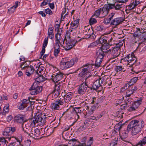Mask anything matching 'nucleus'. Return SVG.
I'll list each match as a JSON object with an SVG mask.
<instances>
[{
  "label": "nucleus",
  "instance_id": "33",
  "mask_svg": "<svg viewBox=\"0 0 146 146\" xmlns=\"http://www.w3.org/2000/svg\"><path fill=\"white\" fill-rule=\"evenodd\" d=\"M3 136H5L6 138L9 139V140L11 139V133L9 131H7V128H6L5 131L3 132Z\"/></svg>",
  "mask_w": 146,
  "mask_h": 146
},
{
  "label": "nucleus",
  "instance_id": "45",
  "mask_svg": "<svg viewBox=\"0 0 146 146\" xmlns=\"http://www.w3.org/2000/svg\"><path fill=\"white\" fill-rule=\"evenodd\" d=\"M138 77H134L132 78L129 82L130 84V85H133V84L136 83L138 79Z\"/></svg>",
  "mask_w": 146,
  "mask_h": 146
},
{
  "label": "nucleus",
  "instance_id": "14",
  "mask_svg": "<svg viewBox=\"0 0 146 146\" xmlns=\"http://www.w3.org/2000/svg\"><path fill=\"white\" fill-rule=\"evenodd\" d=\"M35 70L34 67L30 65V66H27L26 71L25 74L27 76L30 77L33 74Z\"/></svg>",
  "mask_w": 146,
  "mask_h": 146
},
{
  "label": "nucleus",
  "instance_id": "4",
  "mask_svg": "<svg viewBox=\"0 0 146 146\" xmlns=\"http://www.w3.org/2000/svg\"><path fill=\"white\" fill-rule=\"evenodd\" d=\"M91 75L89 76L86 78L84 82L81 84L79 86L78 89V92L79 94L83 95L86 92L88 88H90L88 86V82L87 80L89 77H90Z\"/></svg>",
  "mask_w": 146,
  "mask_h": 146
},
{
  "label": "nucleus",
  "instance_id": "58",
  "mask_svg": "<svg viewBox=\"0 0 146 146\" xmlns=\"http://www.w3.org/2000/svg\"><path fill=\"white\" fill-rule=\"evenodd\" d=\"M134 93L133 91L130 88L129 90L126 92V96L127 97H129L131 94H133Z\"/></svg>",
  "mask_w": 146,
  "mask_h": 146
},
{
  "label": "nucleus",
  "instance_id": "8",
  "mask_svg": "<svg viewBox=\"0 0 146 146\" xmlns=\"http://www.w3.org/2000/svg\"><path fill=\"white\" fill-rule=\"evenodd\" d=\"M65 75L62 72L59 71L52 75V80L54 82H58L61 80H63Z\"/></svg>",
  "mask_w": 146,
  "mask_h": 146
},
{
  "label": "nucleus",
  "instance_id": "18",
  "mask_svg": "<svg viewBox=\"0 0 146 146\" xmlns=\"http://www.w3.org/2000/svg\"><path fill=\"white\" fill-rule=\"evenodd\" d=\"M80 70L81 71L80 72L79 74V76L80 77H84L86 74L88 73V68H81L80 69H78L77 71H79Z\"/></svg>",
  "mask_w": 146,
  "mask_h": 146
},
{
  "label": "nucleus",
  "instance_id": "36",
  "mask_svg": "<svg viewBox=\"0 0 146 146\" xmlns=\"http://www.w3.org/2000/svg\"><path fill=\"white\" fill-rule=\"evenodd\" d=\"M95 30L97 31H102L105 29V27L102 25H96L94 27Z\"/></svg>",
  "mask_w": 146,
  "mask_h": 146
},
{
  "label": "nucleus",
  "instance_id": "26",
  "mask_svg": "<svg viewBox=\"0 0 146 146\" xmlns=\"http://www.w3.org/2000/svg\"><path fill=\"white\" fill-rule=\"evenodd\" d=\"M53 29L52 28H49L48 32V36L46 38L52 39L54 37V34L53 33Z\"/></svg>",
  "mask_w": 146,
  "mask_h": 146
},
{
  "label": "nucleus",
  "instance_id": "23",
  "mask_svg": "<svg viewBox=\"0 0 146 146\" xmlns=\"http://www.w3.org/2000/svg\"><path fill=\"white\" fill-rule=\"evenodd\" d=\"M62 82H56L54 87V91L56 90L60 92L61 89L62 88Z\"/></svg>",
  "mask_w": 146,
  "mask_h": 146
},
{
  "label": "nucleus",
  "instance_id": "57",
  "mask_svg": "<svg viewBox=\"0 0 146 146\" xmlns=\"http://www.w3.org/2000/svg\"><path fill=\"white\" fill-rule=\"evenodd\" d=\"M111 20L108 17L107 18L104 19V23L106 25H108L109 24H110V21Z\"/></svg>",
  "mask_w": 146,
  "mask_h": 146
},
{
  "label": "nucleus",
  "instance_id": "43",
  "mask_svg": "<svg viewBox=\"0 0 146 146\" xmlns=\"http://www.w3.org/2000/svg\"><path fill=\"white\" fill-rule=\"evenodd\" d=\"M9 105L7 104H6L5 106L4 107L3 110V114L5 115L6 113L9 111Z\"/></svg>",
  "mask_w": 146,
  "mask_h": 146
},
{
  "label": "nucleus",
  "instance_id": "48",
  "mask_svg": "<svg viewBox=\"0 0 146 146\" xmlns=\"http://www.w3.org/2000/svg\"><path fill=\"white\" fill-rule=\"evenodd\" d=\"M123 69L124 68L121 66H116L115 68V71L117 73L119 71H122L123 70Z\"/></svg>",
  "mask_w": 146,
  "mask_h": 146
},
{
  "label": "nucleus",
  "instance_id": "31",
  "mask_svg": "<svg viewBox=\"0 0 146 146\" xmlns=\"http://www.w3.org/2000/svg\"><path fill=\"white\" fill-rule=\"evenodd\" d=\"M55 102L60 106L63 104L64 100L63 98H61L60 96L58 99H57L55 100Z\"/></svg>",
  "mask_w": 146,
  "mask_h": 146
},
{
  "label": "nucleus",
  "instance_id": "56",
  "mask_svg": "<svg viewBox=\"0 0 146 146\" xmlns=\"http://www.w3.org/2000/svg\"><path fill=\"white\" fill-rule=\"evenodd\" d=\"M46 119L49 120V122L51 123L55 120L56 119V117H55L54 115H53L51 116V117H49L48 118Z\"/></svg>",
  "mask_w": 146,
  "mask_h": 146
},
{
  "label": "nucleus",
  "instance_id": "6",
  "mask_svg": "<svg viewBox=\"0 0 146 146\" xmlns=\"http://www.w3.org/2000/svg\"><path fill=\"white\" fill-rule=\"evenodd\" d=\"M29 98L27 100L23 99L21 101V103L18 105V108L20 110H23L25 108L28 106V108L31 107V106L34 104L35 101H31Z\"/></svg>",
  "mask_w": 146,
  "mask_h": 146
},
{
  "label": "nucleus",
  "instance_id": "5",
  "mask_svg": "<svg viewBox=\"0 0 146 146\" xmlns=\"http://www.w3.org/2000/svg\"><path fill=\"white\" fill-rule=\"evenodd\" d=\"M43 117L42 113H40L37 115L36 114L32 118L31 121H29L30 125H32L33 122L35 125L36 123L40 122L41 125H43L45 123V118H44Z\"/></svg>",
  "mask_w": 146,
  "mask_h": 146
},
{
  "label": "nucleus",
  "instance_id": "7",
  "mask_svg": "<svg viewBox=\"0 0 146 146\" xmlns=\"http://www.w3.org/2000/svg\"><path fill=\"white\" fill-rule=\"evenodd\" d=\"M42 87L38 86L36 82H34L29 90L30 93L32 95H36L40 93L42 90Z\"/></svg>",
  "mask_w": 146,
  "mask_h": 146
},
{
  "label": "nucleus",
  "instance_id": "11",
  "mask_svg": "<svg viewBox=\"0 0 146 146\" xmlns=\"http://www.w3.org/2000/svg\"><path fill=\"white\" fill-rule=\"evenodd\" d=\"M105 51L100 48L97 51L96 54L97 58L103 60L104 57L105 55Z\"/></svg>",
  "mask_w": 146,
  "mask_h": 146
},
{
  "label": "nucleus",
  "instance_id": "64",
  "mask_svg": "<svg viewBox=\"0 0 146 146\" xmlns=\"http://www.w3.org/2000/svg\"><path fill=\"white\" fill-rule=\"evenodd\" d=\"M136 108L135 106H133L132 104V106H131L129 108L128 111H131L135 110Z\"/></svg>",
  "mask_w": 146,
  "mask_h": 146
},
{
  "label": "nucleus",
  "instance_id": "9",
  "mask_svg": "<svg viewBox=\"0 0 146 146\" xmlns=\"http://www.w3.org/2000/svg\"><path fill=\"white\" fill-rule=\"evenodd\" d=\"M13 119L15 123L21 124L22 125L27 121L25 115L22 114H18L16 115L14 117Z\"/></svg>",
  "mask_w": 146,
  "mask_h": 146
},
{
  "label": "nucleus",
  "instance_id": "54",
  "mask_svg": "<svg viewBox=\"0 0 146 146\" xmlns=\"http://www.w3.org/2000/svg\"><path fill=\"white\" fill-rule=\"evenodd\" d=\"M19 2L18 1H16L15 2V5L11 7L9 9H8V11H12V9H13L14 10L15 9L17 8L18 6V4Z\"/></svg>",
  "mask_w": 146,
  "mask_h": 146
},
{
  "label": "nucleus",
  "instance_id": "17",
  "mask_svg": "<svg viewBox=\"0 0 146 146\" xmlns=\"http://www.w3.org/2000/svg\"><path fill=\"white\" fill-rule=\"evenodd\" d=\"M60 52V47L59 44L58 43L55 42L54 46V54L55 57H57L58 56V54Z\"/></svg>",
  "mask_w": 146,
  "mask_h": 146
},
{
  "label": "nucleus",
  "instance_id": "29",
  "mask_svg": "<svg viewBox=\"0 0 146 146\" xmlns=\"http://www.w3.org/2000/svg\"><path fill=\"white\" fill-rule=\"evenodd\" d=\"M107 40L105 39V38L104 37H101L98 40H97L96 42V44H103L104 43L107 42Z\"/></svg>",
  "mask_w": 146,
  "mask_h": 146
},
{
  "label": "nucleus",
  "instance_id": "15",
  "mask_svg": "<svg viewBox=\"0 0 146 146\" xmlns=\"http://www.w3.org/2000/svg\"><path fill=\"white\" fill-rule=\"evenodd\" d=\"M48 42V38H45L44 40L42 49L40 52V55L41 57H42L45 52V48L47 45Z\"/></svg>",
  "mask_w": 146,
  "mask_h": 146
},
{
  "label": "nucleus",
  "instance_id": "1",
  "mask_svg": "<svg viewBox=\"0 0 146 146\" xmlns=\"http://www.w3.org/2000/svg\"><path fill=\"white\" fill-rule=\"evenodd\" d=\"M144 126V121L143 120H133L130 122L127 125V131L129 132L132 130V135H136L141 131Z\"/></svg>",
  "mask_w": 146,
  "mask_h": 146
},
{
  "label": "nucleus",
  "instance_id": "30",
  "mask_svg": "<svg viewBox=\"0 0 146 146\" xmlns=\"http://www.w3.org/2000/svg\"><path fill=\"white\" fill-rule=\"evenodd\" d=\"M142 98H140L138 100L134 102L133 104V106H135L136 108H137L141 104Z\"/></svg>",
  "mask_w": 146,
  "mask_h": 146
},
{
  "label": "nucleus",
  "instance_id": "49",
  "mask_svg": "<svg viewBox=\"0 0 146 146\" xmlns=\"http://www.w3.org/2000/svg\"><path fill=\"white\" fill-rule=\"evenodd\" d=\"M102 61V60L96 58L95 63V66L97 67L100 66Z\"/></svg>",
  "mask_w": 146,
  "mask_h": 146
},
{
  "label": "nucleus",
  "instance_id": "61",
  "mask_svg": "<svg viewBox=\"0 0 146 146\" xmlns=\"http://www.w3.org/2000/svg\"><path fill=\"white\" fill-rule=\"evenodd\" d=\"M128 0H115L116 3H124L128 1Z\"/></svg>",
  "mask_w": 146,
  "mask_h": 146
},
{
  "label": "nucleus",
  "instance_id": "62",
  "mask_svg": "<svg viewBox=\"0 0 146 146\" xmlns=\"http://www.w3.org/2000/svg\"><path fill=\"white\" fill-rule=\"evenodd\" d=\"M88 38L92 40L94 39L96 37V35L93 33L92 34H89Z\"/></svg>",
  "mask_w": 146,
  "mask_h": 146
},
{
  "label": "nucleus",
  "instance_id": "55",
  "mask_svg": "<svg viewBox=\"0 0 146 146\" xmlns=\"http://www.w3.org/2000/svg\"><path fill=\"white\" fill-rule=\"evenodd\" d=\"M108 8V9L109 11L110 10L112 9H114L115 8V3L114 4H112L109 3L108 2V4L106 5Z\"/></svg>",
  "mask_w": 146,
  "mask_h": 146
},
{
  "label": "nucleus",
  "instance_id": "63",
  "mask_svg": "<svg viewBox=\"0 0 146 146\" xmlns=\"http://www.w3.org/2000/svg\"><path fill=\"white\" fill-rule=\"evenodd\" d=\"M133 91V92L134 93L138 89L137 87L135 86H133L130 88Z\"/></svg>",
  "mask_w": 146,
  "mask_h": 146
},
{
  "label": "nucleus",
  "instance_id": "40",
  "mask_svg": "<svg viewBox=\"0 0 146 146\" xmlns=\"http://www.w3.org/2000/svg\"><path fill=\"white\" fill-rule=\"evenodd\" d=\"M93 137H90L89 139L83 145V146H91L93 143Z\"/></svg>",
  "mask_w": 146,
  "mask_h": 146
},
{
  "label": "nucleus",
  "instance_id": "50",
  "mask_svg": "<svg viewBox=\"0 0 146 146\" xmlns=\"http://www.w3.org/2000/svg\"><path fill=\"white\" fill-rule=\"evenodd\" d=\"M16 128L14 127H7V130L9 131L11 133V134L13 133L16 130Z\"/></svg>",
  "mask_w": 146,
  "mask_h": 146
},
{
  "label": "nucleus",
  "instance_id": "52",
  "mask_svg": "<svg viewBox=\"0 0 146 146\" xmlns=\"http://www.w3.org/2000/svg\"><path fill=\"white\" fill-rule=\"evenodd\" d=\"M51 113H42L43 116H45V117H44V118H45V120L46 121V119L48 118L49 117H50L51 116H52L53 115V113L52 112H51Z\"/></svg>",
  "mask_w": 146,
  "mask_h": 146
},
{
  "label": "nucleus",
  "instance_id": "25",
  "mask_svg": "<svg viewBox=\"0 0 146 146\" xmlns=\"http://www.w3.org/2000/svg\"><path fill=\"white\" fill-rule=\"evenodd\" d=\"M146 144V136H145L141 139L134 146H143Z\"/></svg>",
  "mask_w": 146,
  "mask_h": 146
},
{
  "label": "nucleus",
  "instance_id": "16",
  "mask_svg": "<svg viewBox=\"0 0 146 146\" xmlns=\"http://www.w3.org/2000/svg\"><path fill=\"white\" fill-rule=\"evenodd\" d=\"M73 93L69 92L64 96V97L62 96L61 97L64 99V102L66 103H68L72 98Z\"/></svg>",
  "mask_w": 146,
  "mask_h": 146
},
{
  "label": "nucleus",
  "instance_id": "13",
  "mask_svg": "<svg viewBox=\"0 0 146 146\" xmlns=\"http://www.w3.org/2000/svg\"><path fill=\"white\" fill-rule=\"evenodd\" d=\"M31 131V132L29 135V136L31 137H32L33 135L35 137H38L40 135V130L37 128L32 129Z\"/></svg>",
  "mask_w": 146,
  "mask_h": 146
},
{
  "label": "nucleus",
  "instance_id": "24",
  "mask_svg": "<svg viewBox=\"0 0 146 146\" xmlns=\"http://www.w3.org/2000/svg\"><path fill=\"white\" fill-rule=\"evenodd\" d=\"M128 132H129L127 131H127L125 130L121 132H121H120L119 134L121 139L123 141H125V139L128 137Z\"/></svg>",
  "mask_w": 146,
  "mask_h": 146
},
{
  "label": "nucleus",
  "instance_id": "27",
  "mask_svg": "<svg viewBox=\"0 0 146 146\" xmlns=\"http://www.w3.org/2000/svg\"><path fill=\"white\" fill-rule=\"evenodd\" d=\"M122 128V125L119 124H117L114 127L113 131V133L114 134L117 133L118 132L120 133V130Z\"/></svg>",
  "mask_w": 146,
  "mask_h": 146
},
{
  "label": "nucleus",
  "instance_id": "21",
  "mask_svg": "<svg viewBox=\"0 0 146 146\" xmlns=\"http://www.w3.org/2000/svg\"><path fill=\"white\" fill-rule=\"evenodd\" d=\"M119 50V47H116L115 46L114 47L112 50L111 51V58H115L117 57L119 55V54L117 52Z\"/></svg>",
  "mask_w": 146,
  "mask_h": 146
},
{
  "label": "nucleus",
  "instance_id": "53",
  "mask_svg": "<svg viewBox=\"0 0 146 146\" xmlns=\"http://www.w3.org/2000/svg\"><path fill=\"white\" fill-rule=\"evenodd\" d=\"M44 69V66H41L40 67V66H39L38 69L36 71V72L37 74H39V73H40L41 74L42 72L43 71Z\"/></svg>",
  "mask_w": 146,
  "mask_h": 146
},
{
  "label": "nucleus",
  "instance_id": "39",
  "mask_svg": "<svg viewBox=\"0 0 146 146\" xmlns=\"http://www.w3.org/2000/svg\"><path fill=\"white\" fill-rule=\"evenodd\" d=\"M102 11V8L96 11L94 14L92 16V17H98L100 15L101 11Z\"/></svg>",
  "mask_w": 146,
  "mask_h": 146
},
{
  "label": "nucleus",
  "instance_id": "44",
  "mask_svg": "<svg viewBox=\"0 0 146 146\" xmlns=\"http://www.w3.org/2000/svg\"><path fill=\"white\" fill-rule=\"evenodd\" d=\"M102 11L103 13L107 15L109 11L108 9V8L106 5H105L103 8H102Z\"/></svg>",
  "mask_w": 146,
  "mask_h": 146
},
{
  "label": "nucleus",
  "instance_id": "37",
  "mask_svg": "<svg viewBox=\"0 0 146 146\" xmlns=\"http://www.w3.org/2000/svg\"><path fill=\"white\" fill-rule=\"evenodd\" d=\"M79 19H77L74 21V22H72L70 23V25L72 27H74L76 29L78 26L79 24Z\"/></svg>",
  "mask_w": 146,
  "mask_h": 146
},
{
  "label": "nucleus",
  "instance_id": "42",
  "mask_svg": "<svg viewBox=\"0 0 146 146\" xmlns=\"http://www.w3.org/2000/svg\"><path fill=\"white\" fill-rule=\"evenodd\" d=\"M60 92L54 90L52 91V98H56L60 94Z\"/></svg>",
  "mask_w": 146,
  "mask_h": 146
},
{
  "label": "nucleus",
  "instance_id": "35",
  "mask_svg": "<svg viewBox=\"0 0 146 146\" xmlns=\"http://www.w3.org/2000/svg\"><path fill=\"white\" fill-rule=\"evenodd\" d=\"M110 45L107 42L102 44L100 49H102L104 50H106L109 49L110 47Z\"/></svg>",
  "mask_w": 146,
  "mask_h": 146
},
{
  "label": "nucleus",
  "instance_id": "20",
  "mask_svg": "<svg viewBox=\"0 0 146 146\" xmlns=\"http://www.w3.org/2000/svg\"><path fill=\"white\" fill-rule=\"evenodd\" d=\"M30 122H29V124L27 125H25V127L23 128V129L24 132L26 133L29 136L30 133V132H31V130L32 129L31 128V125H30Z\"/></svg>",
  "mask_w": 146,
  "mask_h": 146
},
{
  "label": "nucleus",
  "instance_id": "60",
  "mask_svg": "<svg viewBox=\"0 0 146 146\" xmlns=\"http://www.w3.org/2000/svg\"><path fill=\"white\" fill-rule=\"evenodd\" d=\"M45 10L46 12V14H48L50 15H51L52 14V11L49 8H48L47 9H45Z\"/></svg>",
  "mask_w": 146,
  "mask_h": 146
},
{
  "label": "nucleus",
  "instance_id": "28",
  "mask_svg": "<svg viewBox=\"0 0 146 146\" xmlns=\"http://www.w3.org/2000/svg\"><path fill=\"white\" fill-rule=\"evenodd\" d=\"M77 142H78V141L75 138L69 140L68 143L66 145L68 146H76V143Z\"/></svg>",
  "mask_w": 146,
  "mask_h": 146
},
{
  "label": "nucleus",
  "instance_id": "3",
  "mask_svg": "<svg viewBox=\"0 0 146 146\" xmlns=\"http://www.w3.org/2000/svg\"><path fill=\"white\" fill-rule=\"evenodd\" d=\"M78 61V59L76 58L70 59L68 57H66L62 58L60 64L64 66V69H66L72 67Z\"/></svg>",
  "mask_w": 146,
  "mask_h": 146
},
{
  "label": "nucleus",
  "instance_id": "22",
  "mask_svg": "<svg viewBox=\"0 0 146 146\" xmlns=\"http://www.w3.org/2000/svg\"><path fill=\"white\" fill-rule=\"evenodd\" d=\"M101 86H102V85L100 84L99 80H96L94 82L92 87L90 89L91 90H96Z\"/></svg>",
  "mask_w": 146,
  "mask_h": 146
},
{
  "label": "nucleus",
  "instance_id": "19",
  "mask_svg": "<svg viewBox=\"0 0 146 146\" xmlns=\"http://www.w3.org/2000/svg\"><path fill=\"white\" fill-rule=\"evenodd\" d=\"M139 3V1L133 0L131 1L130 4L128 6V9L132 10Z\"/></svg>",
  "mask_w": 146,
  "mask_h": 146
},
{
  "label": "nucleus",
  "instance_id": "32",
  "mask_svg": "<svg viewBox=\"0 0 146 146\" xmlns=\"http://www.w3.org/2000/svg\"><path fill=\"white\" fill-rule=\"evenodd\" d=\"M7 141L4 137H0V146H7Z\"/></svg>",
  "mask_w": 146,
  "mask_h": 146
},
{
  "label": "nucleus",
  "instance_id": "51",
  "mask_svg": "<svg viewBox=\"0 0 146 146\" xmlns=\"http://www.w3.org/2000/svg\"><path fill=\"white\" fill-rule=\"evenodd\" d=\"M92 17L89 20V23L91 25L96 24L97 22L96 20L95 19L92 18Z\"/></svg>",
  "mask_w": 146,
  "mask_h": 146
},
{
  "label": "nucleus",
  "instance_id": "47",
  "mask_svg": "<svg viewBox=\"0 0 146 146\" xmlns=\"http://www.w3.org/2000/svg\"><path fill=\"white\" fill-rule=\"evenodd\" d=\"M117 3H116V1H115V3L114 9L116 10H119L122 7V4L120 5Z\"/></svg>",
  "mask_w": 146,
  "mask_h": 146
},
{
  "label": "nucleus",
  "instance_id": "46",
  "mask_svg": "<svg viewBox=\"0 0 146 146\" xmlns=\"http://www.w3.org/2000/svg\"><path fill=\"white\" fill-rule=\"evenodd\" d=\"M55 37L56 38L55 40L56 42L58 43V44H59L60 40L62 38L61 35L56 34L55 35Z\"/></svg>",
  "mask_w": 146,
  "mask_h": 146
},
{
  "label": "nucleus",
  "instance_id": "38",
  "mask_svg": "<svg viewBox=\"0 0 146 146\" xmlns=\"http://www.w3.org/2000/svg\"><path fill=\"white\" fill-rule=\"evenodd\" d=\"M51 106L52 109L54 110H59L60 108V107L59 105L55 102H54L52 103L51 104Z\"/></svg>",
  "mask_w": 146,
  "mask_h": 146
},
{
  "label": "nucleus",
  "instance_id": "34",
  "mask_svg": "<svg viewBox=\"0 0 146 146\" xmlns=\"http://www.w3.org/2000/svg\"><path fill=\"white\" fill-rule=\"evenodd\" d=\"M38 76L35 79V80L38 82L40 83L43 82L45 80V78L41 75L38 74Z\"/></svg>",
  "mask_w": 146,
  "mask_h": 146
},
{
  "label": "nucleus",
  "instance_id": "10",
  "mask_svg": "<svg viewBox=\"0 0 146 146\" xmlns=\"http://www.w3.org/2000/svg\"><path fill=\"white\" fill-rule=\"evenodd\" d=\"M124 20V19L121 17L116 18L111 21L110 25H118L123 22Z\"/></svg>",
  "mask_w": 146,
  "mask_h": 146
},
{
  "label": "nucleus",
  "instance_id": "41",
  "mask_svg": "<svg viewBox=\"0 0 146 146\" xmlns=\"http://www.w3.org/2000/svg\"><path fill=\"white\" fill-rule=\"evenodd\" d=\"M130 84L129 82L128 83L126 84L123 87H122L121 90V92H123L125 90L127 89L128 88H130L131 86V85H130Z\"/></svg>",
  "mask_w": 146,
  "mask_h": 146
},
{
  "label": "nucleus",
  "instance_id": "2",
  "mask_svg": "<svg viewBox=\"0 0 146 146\" xmlns=\"http://www.w3.org/2000/svg\"><path fill=\"white\" fill-rule=\"evenodd\" d=\"M84 39V38H81L77 40L75 39H72L69 36H68L64 39L63 44H64V41L65 40L66 46H64L63 48H64V50H65L66 51L69 50L75 46L77 42L80 41Z\"/></svg>",
  "mask_w": 146,
  "mask_h": 146
},
{
  "label": "nucleus",
  "instance_id": "12",
  "mask_svg": "<svg viewBox=\"0 0 146 146\" xmlns=\"http://www.w3.org/2000/svg\"><path fill=\"white\" fill-rule=\"evenodd\" d=\"M136 61V58L134 55L132 54H129V58L128 60V62L130 63L133 62V64H131L132 66V70H133L135 69V67L136 66V65L135 62Z\"/></svg>",
  "mask_w": 146,
  "mask_h": 146
},
{
  "label": "nucleus",
  "instance_id": "59",
  "mask_svg": "<svg viewBox=\"0 0 146 146\" xmlns=\"http://www.w3.org/2000/svg\"><path fill=\"white\" fill-rule=\"evenodd\" d=\"M88 120L89 121H92L93 120H97L98 119V118L94 116H91L88 118Z\"/></svg>",
  "mask_w": 146,
  "mask_h": 146
}]
</instances>
